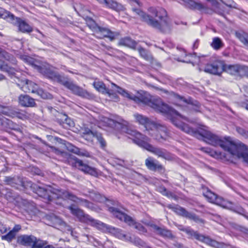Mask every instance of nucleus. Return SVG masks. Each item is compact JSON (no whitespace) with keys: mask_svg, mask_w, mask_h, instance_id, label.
Listing matches in <instances>:
<instances>
[{"mask_svg":"<svg viewBox=\"0 0 248 248\" xmlns=\"http://www.w3.org/2000/svg\"><path fill=\"white\" fill-rule=\"evenodd\" d=\"M19 30L24 33H30L32 31V27L25 21L19 18H16Z\"/></svg>","mask_w":248,"mask_h":248,"instance_id":"25","label":"nucleus"},{"mask_svg":"<svg viewBox=\"0 0 248 248\" xmlns=\"http://www.w3.org/2000/svg\"><path fill=\"white\" fill-rule=\"evenodd\" d=\"M21 227L20 225H16L13 229L11 230L12 232H14L16 235L17 233L21 230Z\"/></svg>","mask_w":248,"mask_h":248,"instance_id":"45","label":"nucleus"},{"mask_svg":"<svg viewBox=\"0 0 248 248\" xmlns=\"http://www.w3.org/2000/svg\"><path fill=\"white\" fill-rule=\"evenodd\" d=\"M224 72L236 77H248V67L244 65L224 63Z\"/></svg>","mask_w":248,"mask_h":248,"instance_id":"13","label":"nucleus"},{"mask_svg":"<svg viewBox=\"0 0 248 248\" xmlns=\"http://www.w3.org/2000/svg\"><path fill=\"white\" fill-rule=\"evenodd\" d=\"M237 132L245 138L248 139V131L240 127H236Z\"/></svg>","mask_w":248,"mask_h":248,"instance_id":"41","label":"nucleus"},{"mask_svg":"<svg viewBox=\"0 0 248 248\" xmlns=\"http://www.w3.org/2000/svg\"><path fill=\"white\" fill-rule=\"evenodd\" d=\"M198 40H197L195 42V43H194V45H193V47H194V48H197V47H198Z\"/></svg>","mask_w":248,"mask_h":248,"instance_id":"50","label":"nucleus"},{"mask_svg":"<svg viewBox=\"0 0 248 248\" xmlns=\"http://www.w3.org/2000/svg\"><path fill=\"white\" fill-rule=\"evenodd\" d=\"M168 207L171 209L173 212L180 216L189 218L191 220H193L197 223L203 222L202 219L200 218L196 215L187 212L185 208L179 205H175L174 206L169 205Z\"/></svg>","mask_w":248,"mask_h":248,"instance_id":"14","label":"nucleus"},{"mask_svg":"<svg viewBox=\"0 0 248 248\" xmlns=\"http://www.w3.org/2000/svg\"><path fill=\"white\" fill-rule=\"evenodd\" d=\"M119 45L127 46L132 48H135L136 46L137 43L129 37H125L122 38L119 42Z\"/></svg>","mask_w":248,"mask_h":248,"instance_id":"28","label":"nucleus"},{"mask_svg":"<svg viewBox=\"0 0 248 248\" xmlns=\"http://www.w3.org/2000/svg\"><path fill=\"white\" fill-rule=\"evenodd\" d=\"M236 35L239 40L248 48V34L243 32L237 33Z\"/></svg>","mask_w":248,"mask_h":248,"instance_id":"36","label":"nucleus"},{"mask_svg":"<svg viewBox=\"0 0 248 248\" xmlns=\"http://www.w3.org/2000/svg\"><path fill=\"white\" fill-rule=\"evenodd\" d=\"M175 97L177 99H179L181 101H182L183 102H186V100L184 98V97H183L182 96H181L178 94H175L174 95Z\"/></svg>","mask_w":248,"mask_h":248,"instance_id":"46","label":"nucleus"},{"mask_svg":"<svg viewBox=\"0 0 248 248\" xmlns=\"http://www.w3.org/2000/svg\"><path fill=\"white\" fill-rule=\"evenodd\" d=\"M5 79V77L1 74H0V81L3 80Z\"/></svg>","mask_w":248,"mask_h":248,"instance_id":"51","label":"nucleus"},{"mask_svg":"<svg viewBox=\"0 0 248 248\" xmlns=\"http://www.w3.org/2000/svg\"><path fill=\"white\" fill-rule=\"evenodd\" d=\"M89 196L93 201L100 202H103L106 200V198L104 197L94 191L90 192Z\"/></svg>","mask_w":248,"mask_h":248,"instance_id":"34","label":"nucleus"},{"mask_svg":"<svg viewBox=\"0 0 248 248\" xmlns=\"http://www.w3.org/2000/svg\"><path fill=\"white\" fill-rule=\"evenodd\" d=\"M138 50L140 56L145 60L147 61H150L152 59V57L149 52L142 47H139Z\"/></svg>","mask_w":248,"mask_h":248,"instance_id":"37","label":"nucleus"},{"mask_svg":"<svg viewBox=\"0 0 248 248\" xmlns=\"http://www.w3.org/2000/svg\"><path fill=\"white\" fill-rule=\"evenodd\" d=\"M20 59L32 65L39 72L45 76L62 84L72 91L75 94L85 98H87L90 96V93L86 90L76 85L73 82L68 81L53 71L52 67L49 64L40 63L31 57L26 55L21 56Z\"/></svg>","mask_w":248,"mask_h":248,"instance_id":"4","label":"nucleus"},{"mask_svg":"<svg viewBox=\"0 0 248 248\" xmlns=\"http://www.w3.org/2000/svg\"><path fill=\"white\" fill-rule=\"evenodd\" d=\"M108 211L120 220L124 221L129 226H134V228L141 232H146L145 228L140 224L135 222V220L130 216L120 211L114 207H109Z\"/></svg>","mask_w":248,"mask_h":248,"instance_id":"9","label":"nucleus"},{"mask_svg":"<svg viewBox=\"0 0 248 248\" xmlns=\"http://www.w3.org/2000/svg\"><path fill=\"white\" fill-rule=\"evenodd\" d=\"M66 146L68 150L75 154L78 155L79 156L86 157L90 156L89 153L87 151L79 149L69 143H68L66 145Z\"/></svg>","mask_w":248,"mask_h":248,"instance_id":"24","label":"nucleus"},{"mask_svg":"<svg viewBox=\"0 0 248 248\" xmlns=\"http://www.w3.org/2000/svg\"><path fill=\"white\" fill-rule=\"evenodd\" d=\"M87 24L88 27L92 29L94 32L96 31L97 28L98 27L96 23L91 18H89L87 20Z\"/></svg>","mask_w":248,"mask_h":248,"instance_id":"40","label":"nucleus"},{"mask_svg":"<svg viewBox=\"0 0 248 248\" xmlns=\"http://www.w3.org/2000/svg\"><path fill=\"white\" fill-rule=\"evenodd\" d=\"M62 122L61 124L65 128H69L74 126V122L66 115H62Z\"/></svg>","mask_w":248,"mask_h":248,"instance_id":"31","label":"nucleus"},{"mask_svg":"<svg viewBox=\"0 0 248 248\" xmlns=\"http://www.w3.org/2000/svg\"><path fill=\"white\" fill-rule=\"evenodd\" d=\"M224 62L221 61H216L213 63L207 64L204 69V72L216 75H220L224 71Z\"/></svg>","mask_w":248,"mask_h":248,"instance_id":"15","label":"nucleus"},{"mask_svg":"<svg viewBox=\"0 0 248 248\" xmlns=\"http://www.w3.org/2000/svg\"><path fill=\"white\" fill-rule=\"evenodd\" d=\"M150 248V247H147V248Z\"/></svg>","mask_w":248,"mask_h":248,"instance_id":"61","label":"nucleus"},{"mask_svg":"<svg viewBox=\"0 0 248 248\" xmlns=\"http://www.w3.org/2000/svg\"><path fill=\"white\" fill-rule=\"evenodd\" d=\"M18 100L19 103L23 107H32L35 105L34 100L28 95H20Z\"/></svg>","mask_w":248,"mask_h":248,"instance_id":"23","label":"nucleus"},{"mask_svg":"<svg viewBox=\"0 0 248 248\" xmlns=\"http://www.w3.org/2000/svg\"><path fill=\"white\" fill-rule=\"evenodd\" d=\"M189 62V63L192 62L190 61V60H189L188 62Z\"/></svg>","mask_w":248,"mask_h":248,"instance_id":"60","label":"nucleus"},{"mask_svg":"<svg viewBox=\"0 0 248 248\" xmlns=\"http://www.w3.org/2000/svg\"><path fill=\"white\" fill-rule=\"evenodd\" d=\"M100 3H102V2L105 1V0H97Z\"/></svg>","mask_w":248,"mask_h":248,"instance_id":"55","label":"nucleus"},{"mask_svg":"<svg viewBox=\"0 0 248 248\" xmlns=\"http://www.w3.org/2000/svg\"><path fill=\"white\" fill-rule=\"evenodd\" d=\"M133 2L136 3L138 5L140 6V2L138 0H131Z\"/></svg>","mask_w":248,"mask_h":248,"instance_id":"52","label":"nucleus"},{"mask_svg":"<svg viewBox=\"0 0 248 248\" xmlns=\"http://www.w3.org/2000/svg\"><path fill=\"white\" fill-rule=\"evenodd\" d=\"M34 188L35 189L36 194L48 202H54L57 204L63 205L66 200L69 199L92 210L97 211V208L93 203L86 200L78 198L68 191L56 189L47 185L36 186Z\"/></svg>","mask_w":248,"mask_h":248,"instance_id":"3","label":"nucleus"},{"mask_svg":"<svg viewBox=\"0 0 248 248\" xmlns=\"http://www.w3.org/2000/svg\"><path fill=\"white\" fill-rule=\"evenodd\" d=\"M202 192L203 196L209 202L216 204L224 208L232 210L248 219V216L246 215V211L241 207H235L232 202L218 197L208 188H203Z\"/></svg>","mask_w":248,"mask_h":248,"instance_id":"7","label":"nucleus"},{"mask_svg":"<svg viewBox=\"0 0 248 248\" xmlns=\"http://www.w3.org/2000/svg\"><path fill=\"white\" fill-rule=\"evenodd\" d=\"M145 224L150 227L152 229V230L158 234L167 237H170L172 236L170 231L161 228L151 222H145Z\"/></svg>","mask_w":248,"mask_h":248,"instance_id":"18","label":"nucleus"},{"mask_svg":"<svg viewBox=\"0 0 248 248\" xmlns=\"http://www.w3.org/2000/svg\"><path fill=\"white\" fill-rule=\"evenodd\" d=\"M132 11L141 17L148 26L160 32L167 33L170 30V20L166 10L162 7H150L146 14L140 9L132 8Z\"/></svg>","mask_w":248,"mask_h":248,"instance_id":"5","label":"nucleus"},{"mask_svg":"<svg viewBox=\"0 0 248 248\" xmlns=\"http://www.w3.org/2000/svg\"><path fill=\"white\" fill-rule=\"evenodd\" d=\"M134 117L136 121L140 124L143 125L146 130L149 132L150 129H152V124L154 121L150 120L147 117L140 114H136Z\"/></svg>","mask_w":248,"mask_h":248,"instance_id":"19","label":"nucleus"},{"mask_svg":"<svg viewBox=\"0 0 248 248\" xmlns=\"http://www.w3.org/2000/svg\"><path fill=\"white\" fill-rule=\"evenodd\" d=\"M16 234L14 232L10 231L6 234L1 236V239L10 242L16 238Z\"/></svg>","mask_w":248,"mask_h":248,"instance_id":"39","label":"nucleus"},{"mask_svg":"<svg viewBox=\"0 0 248 248\" xmlns=\"http://www.w3.org/2000/svg\"><path fill=\"white\" fill-rule=\"evenodd\" d=\"M145 164L147 168L150 170L154 171L164 170L163 166L151 157H149L145 160Z\"/></svg>","mask_w":248,"mask_h":248,"instance_id":"20","label":"nucleus"},{"mask_svg":"<svg viewBox=\"0 0 248 248\" xmlns=\"http://www.w3.org/2000/svg\"><path fill=\"white\" fill-rule=\"evenodd\" d=\"M169 114L171 115L170 119L171 123L183 131L191 135L198 139H202L204 141L214 146H219L224 150L227 151L233 157L242 158L244 161L248 163V154L245 152V146L242 148L233 143L230 137L222 138L206 129H201L197 131L190 127L187 124L180 120L182 118L180 114L169 107Z\"/></svg>","mask_w":248,"mask_h":248,"instance_id":"1","label":"nucleus"},{"mask_svg":"<svg viewBox=\"0 0 248 248\" xmlns=\"http://www.w3.org/2000/svg\"><path fill=\"white\" fill-rule=\"evenodd\" d=\"M17 85L24 92L35 93L44 99L50 97V94L47 95L42 89L39 88L36 84L31 81L27 79L21 80L17 83Z\"/></svg>","mask_w":248,"mask_h":248,"instance_id":"10","label":"nucleus"},{"mask_svg":"<svg viewBox=\"0 0 248 248\" xmlns=\"http://www.w3.org/2000/svg\"><path fill=\"white\" fill-rule=\"evenodd\" d=\"M0 70L6 72L11 75H14L16 71L14 68L9 66L1 60H0Z\"/></svg>","mask_w":248,"mask_h":248,"instance_id":"30","label":"nucleus"},{"mask_svg":"<svg viewBox=\"0 0 248 248\" xmlns=\"http://www.w3.org/2000/svg\"><path fill=\"white\" fill-rule=\"evenodd\" d=\"M196 5H197V7L199 9H202L204 8V6L200 3H196Z\"/></svg>","mask_w":248,"mask_h":248,"instance_id":"48","label":"nucleus"},{"mask_svg":"<svg viewBox=\"0 0 248 248\" xmlns=\"http://www.w3.org/2000/svg\"><path fill=\"white\" fill-rule=\"evenodd\" d=\"M116 163L120 165H123L124 163V161L118 159H117Z\"/></svg>","mask_w":248,"mask_h":248,"instance_id":"49","label":"nucleus"},{"mask_svg":"<svg viewBox=\"0 0 248 248\" xmlns=\"http://www.w3.org/2000/svg\"><path fill=\"white\" fill-rule=\"evenodd\" d=\"M44 248H54L51 246L48 245V246L45 247Z\"/></svg>","mask_w":248,"mask_h":248,"instance_id":"54","label":"nucleus"},{"mask_svg":"<svg viewBox=\"0 0 248 248\" xmlns=\"http://www.w3.org/2000/svg\"><path fill=\"white\" fill-rule=\"evenodd\" d=\"M37 31H38L39 33H40V34H41L42 35H43L42 34V33H41L40 31H39L38 30H37Z\"/></svg>","mask_w":248,"mask_h":248,"instance_id":"59","label":"nucleus"},{"mask_svg":"<svg viewBox=\"0 0 248 248\" xmlns=\"http://www.w3.org/2000/svg\"><path fill=\"white\" fill-rule=\"evenodd\" d=\"M46 244V241L37 239L36 237L35 241L33 242L32 245V248H43V247Z\"/></svg>","mask_w":248,"mask_h":248,"instance_id":"38","label":"nucleus"},{"mask_svg":"<svg viewBox=\"0 0 248 248\" xmlns=\"http://www.w3.org/2000/svg\"><path fill=\"white\" fill-rule=\"evenodd\" d=\"M13 112H14L13 113H15V114H14V115H13V116H12L11 117H17L20 119H23V118L25 117L24 115H23L21 113L17 111L16 110L14 109Z\"/></svg>","mask_w":248,"mask_h":248,"instance_id":"43","label":"nucleus"},{"mask_svg":"<svg viewBox=\"0 0 248 248\" xmlns=\"http://www.w3.org/2000/svg\"><path fill=\"white\" fill-rule=\"evenodd\" d=\"M211 46L214 49L218 50L223 46V43L219 38L214 37Z\"/></svg>","mask_w":248,"mask_h":248,"instance_id":"33","label":"nucleus"},{"mask_svg":"<svg viewBox=\"0 0 248 248\" xmlns=\"http://www.w3.org/2000/svg\"><path fill=\"white\" fill-rule=\"evenodd\" d=\"M84 137L86 139L87 137L95 138L100 143L102 148H104L106 145V141L102 137V135L98 132H94L89 129H85L83 132Z\"/></svg>","mask_w":248,"mask_h":248,"instance_id":"17","label":"nucleus"},{"mask_svg":"<svg viewBox=\"0 0 248 248\" xmlns=\"http://www.w3.org/2000/svg\"><path fill=\"white\" fill-rule=\"evenodd\" d=\"M68 162L70 165L78 168L85 173L89 174L93 176H97L98 174L97 170L95 168L84 163L82 160L76 157H70L68 159Z\"/></svg>","mask_w":248,"mask_h":248,"instance_id":"12","label":"nucleus"},{"mask_svg":"<svg viewBox=\"0 0 248 248\" xmlns=\"http://www.w3.org/2000/svg\"><path fill=\"white\" fill-rule=\"evenodd\" d=\"M9 229L4 224L0 222V233H4L7 232Z\"/></svg>","mask_w":248,"mask_h":248,"instance_id":"44","label":"nucleus"},{"mask_svg":"<svg viewBox=\"0 0 248 248\" xmlns=\"http://www.w3.org/2000/svg\"><path fill=\"white\" fill-rule=\"evenodd\" d=\"M68 209L70 210L71 213L73 215L77 217L80 222L90 224L103 231H108L119 239L123 240L128 239V237L122 230L108 226L98 220L93 219L89 215L85 214L83 210L78 208L75 205L72 204L68 206Z\"/></svg>","mask_w":248,"mask_h":248,"instance_id":"6","label":"nucleus"},{"mask_svg":"<svg viewBox=\"0 0 248 248\" xmlns=\"http://www.w3.org/2000/svg\"><path fill=\"white\" fill-rule=\"evenodd\" d=\"M4 182L8 185L15 187L16 188H18L19 186L24 187L25 186L22 179L19 177H6Z\"/></svg>","mask_w":248,"mask_h":248,"instance_id":"21","label":"nucleus"},{"mask_svg":"<svg viewBox=\"0 0 248 248\" xmlns=\"http://www.w3.org/2000/svg\"><path fill=\"white\" fill-rule=\"evenodd\" d=\"M102 4H104L106 7L117 11H123L124 9V6L121 4L113 0H105V1L102 2Z\"/></svg>","mask_w":248,"mask_h":248,"instance_id":"26","label":"nucleus"},{"mask_svg":"<svg viewBox=\"0 0 248 248\" xmlns=\"http://www.w3.org/2000/svg\"><path fill=\"white\" fill-rule=\"evenodd\" d=\"M178 228L179 230L186 232L190 238H194L198 241L216 248H222V244L211 239L208 236L200 234L189 228H185L182 226H180Z\"/></svg>","mask_w":248,"mask_h":248,"instance_id":"8","label":"nucleus"},{"mask_svg":"<svg viewBox=\"0 0 248 248\" xmlns=\"http://www.w3.org/2000/svg\"><path fill=\"white\" fill-rule=\"evenodd\" d=\"M52 149L56 154L59 155L62 153V152L56 149L55 148H52Z\"/></svg>","mask_w":248,"mask_h":248,"instance_id":"47","label":"nucleus"},{"mask_svg":"<svg viewBox=\"0 0 248 248\" xmlns=\"http://www.w3.org/2000/svg\"><path fill=\"white\" fill-rule=\"evenodd\" d=\"M189 57H191V58H193V57H195V56H194V55H192V54H190L189 55Z\"/></svg>","mask_w":248,"mask_h":248,"instance_id":"56","label":"nucleus"},{"mask_svg":"<svg viewBox=\"0 0 248 248\" xmlns=\"http://www.w3.org/2000/svg\"><path fill=\"white\" fill-rule=\"evenodd\" d=\"M35 240L36 237L33 235H21L17 237V242L22 245L27 246L32 245Z\"/></svg>","mask_w":248,"mask_h":248,"instance_id":"22","label":"nucleus"},{"mask_svg":"<svg viewBox=\"0 0 248 248\" xmlns=\"http://www.w3.org/2000/svg\"><path fill=\"white\" fill-rule=\"evenodd\" d=\"M14 109L8 107L3 106L0 105V114H3L8 116L11 117L15 113H13Z\"/></svg>","mask_w":248,"mask_h":248,"instance_id":"35","label":"nucleus"},{"mask_svg":"<svg viewBox=\"0 0 248 248\" xmlns=\"http://www.w3.org/2000/svg\"><path fill=\"white\" fill-rule=\"evenodd\" d=\"M160 190V192L162 193L163 195L168 197H172V194L170 192H168L165 187H161Z\"/></svg>","mask_w":248,"mask_h":248,"instance_id":"42","label":"nucleus"},{"mask_svg":"<svg viewBox=\"0 0 248 248\" xmlns=\"http://www.w3.org/2000/svg\"><path fill=\"white\" fill-rule=\"evenodd\" d=\"M94 32L97 37H107L111 41L113 40L116 36L114 33L111 32L109 29L100 26H98Z\"/></svg>","mask_w":248,"mask_h":248,"instance_id":"16","label":"nucleus"},{"mask_svg":"<svg viewBox=\"0 0 248 248\" xmlns=\"http://www.w3.org/2000/svg\"><path fill=\"white\" fill-rule=\"evenodd\" d=\"M0 58H3L5 60L9 61L11 63L13 64H16V60L14 58V57L1 48H0Z\"/></svg>","mask_w":248,"mask_h":248,"instance_id":"29","label":"nucleus"},{"mask_svg":"<svg viewBox=\"0 0 248 248\" xmlns=\"http://www.w3.org/2000/svg\"><path fill=\"white\" fill-rule=\"evenodd\" d=\"M218 14H219L220 15H223V14L222 13H221V12H218Z\"/></svg>","mask_w":248,"mask_h":248,"instance_id":"58","label":"nucleus"},{"mask_svg":"<svg viewBox=\"0 0 248 248\" xmlns=\"http://www.w3.org/2000/svg\"><path fill=\"white\" fill-rule=\"evenodd\" d=\"M105 123L107 125L114 129L122 128L123 131L126 130L125 133L129 138L131 139L134 142L140 147L153 154L158 157H161L166 160L171 158L170 154L165 149L154 146L150 143V139L141 134L135 130L127 128L122 126L120 123L112 119L106 118Z\"/></svg>","mask_w":248,"mask_h":248,"instance_id":"2","label":"nucleus"},{"mask_svg":"<svg viewBox=\"0 0 248 248\" xmlns=\"http://www.w3.org/2000/svg\"><path fill=\"white\" fill-rule=\"evenodd\" d=\"M94 87L98 91L104 94H107L109 96H110L112 94L110 91L106 88V86L104 83L101 81H95L93 83Z\"/></svg>","mask_w":248,"mask_h":248,"instance_id":"27","label":"nucleus"},{"mask_svg":"<svg viewBox=\"0 0 248 248\" xmlns=\"http://www.w3.org/2000/svg\"><path fill=\"white\" fill-rule=\"evenodd\" d=\"M245 108H246L247 110H248V104H246V106Z\"/></svg>","mask_w":248,"mask_h":248,"instance_id":"57","label":"nucleus"},{"mask_svg":"<svg viewBox=\"0 0 248 248\" xmlns=\"http://www.w3.org/2000/svg\"><path fill=\"white\" fill-rule=\"evenodd\" d=\"M149 134L159 141L166 140L169 137V132L166 126L155 122L152 124V129H150Z\"/></svg>","mask_w":248,"mask_h":248,"instance_id":"11","label":"nucleus"},{"mask_svg":"<svg viewBox=\"0 0 248 248\" xmlns=\"http://www.w3.org/2000/svg\"><path fill=\"white\" fill-rule=\"evenodd\" d=\"M15 16L9 12L0 7V18L9 19L11 21L14 20Z\"/></svg>","mask_w":248,"mask_h":248,"instance_id":"32","label":"nucleus"},{"mask_svg":"<svg viewBox=\"0 0 248 248\" xmlns=\"http://www.w3.org/2000/svg\"><path fill=\"white\" fill-rule=\"evenodd\" d=\"M139 244L140 245V246H142V244H143V242L142 241H141L140 240H139Z\"/></svg>","mask_w":248,"mask_h":248,"instance_id":"53","label":"nucleus"}]
</instances>
